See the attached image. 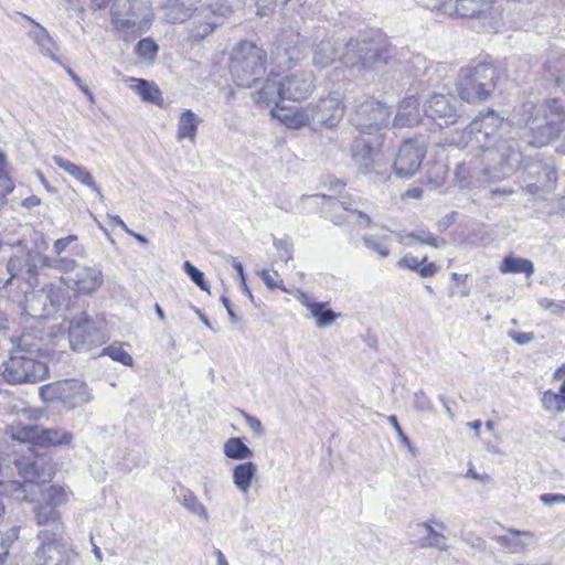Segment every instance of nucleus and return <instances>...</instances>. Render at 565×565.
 Listing matches in <instances>:
<instances>
[{
	"mask_svg": "<svg viewBox=\"0 0 565 565\" xmlns=\"http://www.w3.org/2000/svg\"><path fill=\"white\" fill-rule=\"evenodd\" d=\"M426 262V256L419 259L413 255H406L403 258H401L397 264L401 268H407L417 271L420 265L425 264Z\"/></svg>",
	"mask_w": 565,
	"mask_h": 565,
	"instance_id": "60",
	"label": "nucleus"
},
{
	"mask_svg": "<svg viewBox=\"0 0 565 565\" xmlns=\"http://www.w3.org/2000/svg\"><path fill=\"white\" fill-rule=\"evenodd\" d=\"M40 545L34 552V565H70L76 559L75 552L57 535V532L41 530Z\"/></svg>",
	"mask_w": 565,
	"mask_h": 565,
	"instance_id": "10",
	"label": "nucleus"
},
{
	"mask_svg": "<svg viewBox=\"0 0 565 565\" xmlns=\"http://www.w3.org/2000/svg\"><path fill=\"white\" fill-rule=\"evenodd\" d=\"M274 71L271 76L268 77L263 87L253 94V99L257 105L270 107L273 105L278 106L281 98L280 94V79L277 81Z\"/></svg>",
	"mask_w": 565,
	"mask_h": 565,
	"instance_id": "32",
	"label": "nucleus"
},
{
	"mask_svg": "<svg viewBox=\"0 0 565 565\" xmlns=\"http://www.w3.org/2000/svg\"><path fill=\"white\" fill-rule=\"evenodd\" d=\"M508 337L519 345H525L534 341L535 335L533 332H520L515 330H509Z\"/></svg>",
	"mask_w": 565,
	"mask_h": 565,
	"instance_id": "62",
	"label": "nucleus"
},
{
	"mask_svg": "<svg viewBox=\"0 0 565 565\" xmlns=\"http://www.w3.org/2000/svg\"><path fill=\"white\" fill-rule=\"evenodd\" d=\"M102 354L108 355L114 361H118L124 365H130L132 363L131 355L124 350L121 344L114 343L107 348H104Z\"/></svg>",
	"mask_w": 565,
	"mask_h": 565,
	"instance_id": "50",
	"label": "nucleus"
},
{
	"mask_svg": "<svg viewBox=\"0 0 565 565\" xmlns=\"http://www.w3.org/2000/svg\"><path fill=\"white\" fill-rule=\"evenodd\" d=\"M547 71L555 77L557 84L565 81V54L551 55L547 61Z\"/></svg>",
	"mask_w": 565,
	"mask_h": 565,
	"instance_id": "49",
	"label": "nucleus"
},
{
	"mask_svg": "<svg viewBox=\"0 0 565 565\" xmlns=\"http://www.w3.org/2000/svg\"><path fill=\"white\" fill-rule=\"evenodd\" d=\"M341 43L333 36H323L321 41L313 46L312 64L317 68H327L338 61V54Z\"/></svg>",
	"mask_w": 565,
	"mask_h": 565,
	"instance_id": "26",
	"label": "nucleus"
},
{
	"mask_svg": "<svg viewBox=\"0 0 565 565\" xmlns=\"http://www.w3.org/2000/svg\"><path fill=\"white\" fill-rule=\"evenodd\" d=\"M455 14L469 20L478 32H498L503 24V8L498 0H456Z\"/></svg>",
	"mask_w": 565,
	"mask_h": 565,
	"instance_id": "5",
	"label": "nucleus"
},
{
	"mask_svg": "<svg viewBox=\"0 0 565 565\" xmlns=\"http://www.w3.org/2000/svg\"><path fill=\"white\" fill-rule=\"evenodd\" d=\"M494 68L487 64L461 68L457 81L460 98L467 103L487 99L494 89Z\"/></svg>",
	"mask_w": 565,
	"mask_h": 565,
	"instance_id": "7",
	"label": "nucleus"
},
{
	"mask_svg": "<svg viewBox=\"0 0 565 565\" xmlns=\"http://www.w3.org/2000/svg\"><path fill=\"white\" fill-rule=\"evenodd\" d=\"M63 282L81 295H92L100 288L104 275L98 265L79 266L74 271L61 273Z\"/></svg>",
	"mask_w": 565,
	"mask_h": 565,
	"instance_id": "16",
	"label": "nucleus"
},
{
	"mask_svg": "<svg viewBox=\"0 0 565 565\" xmlns=\"http://www.w3.org/2000/svg\"><path fill=\"white\" fill-rule=\"evenodd\" d=\"M414 407L422 413L433 412V404L424 391H418L414 394Z\"/></svg>",
	"mask_w": 565,
	"mask_h": 565,
	"instance_id": "59",
	"label": "nucleus"
},
{
	"mask_svg": "<svg viewBox=\"0 0 565 565\" xmlns=\"http://www.w3.org/2000/svg\"><path fill=\"white\" fill-rule=\"evenodd\" d=\"M207 13L209 15H218L226 18L232 12V6L228 0L209 4L207 7H201L200 14Z\"/></svg>",
	"mask_w": 565,
	"mask_h": 565,
	"instance_id": "52",
	"label": "nucleus"
},
{
	"mask_svg": "<svg viewBox=\"0 0 565 565\" xmlns=\"http://www.w3.org/2000/svg\"><path fill=\"white\" fill-rule=\"evenodd\" d=\"M534 537L531 531L509 527L507 534L494 536V541L507 548L511 554H525L531 545L530 540Z\"/></svg>",
	"mask_w": 565,
	"mask_h": 565,
	"instance_id": "25",
	"label": "nucleus"
},
{
	"mask_svg": "<svg viewBox=\"0 0 565 565\" xmlns=\"http://www.w3.org/2000/svg\"><path fill=\"white\" fill-rule=\"evenodd\" d=\"M387 420L388 423L393 426L394 430L396 431L398 438H399V441L402 443L403 446L407 447L408 449L412 448V444H411V440L409 438L404 434L401 425L398 424V420L396 418L395 415H390L387 417Z\"/></svg>",
	"mask_w": 565,
	"mask_h": 565,
	"instance_id": "63",
	"label": "nucleus"
},
{
	"mask_svg": "<svg viewBox=\"0 0 565 565\" xmlns=\"http://www.w3.org/2000/svg\"><path fill=\"white\" fill-rule=\"evenodd\" d=\"M76 241V235H68L66 237L56 239L53 244L54 256L45 257L47 268L54 269L58 273H71L77 269V260L65 255L66 248Z\"/></svg>",
	"mask_w": 565,
	"mask_h": 565,
	"instance_id": "22",
	"label": "nucleus"
},
{
	"mask_svg": "<svg viewBox=\"0 0 565 565\" xmlns=\"http://www.w3.org/2000/svg\"><path fill=\"white\" fill-rule=\"evenodd\" d=\"M539 499L545 507L565 504V494L563 493H543Z\"/></svg>",
	"mask_w": 565,
	"mask_h": 565,
	"instance_id": "64",
	"label": "nucleus"
},
{
	"mask_svg": "<svg viewBox=\"0 0 565 565\" xmlns=\"http://www.w3.org/2000/svg\"><path fill=\"white\" fill-rule=\"evenodd\" d=\"M65 305L62 288L46 285L34 291L24 290V312L33 319H50Z\"/></svg>",
	"mask_w": 565,
	"mask_h": 565,
	"instance_id": "9",
	"label": "nucleus"
},
{
	"mask_svg": "<svg viewBox=\"0 0 565 565\" xmlns=\"http://www.w3.org/2000/svg\"><path fill=\"white\" fill-rule=\"evenodd\" d=\"M109 339L106 321L100 317H90L87 312L74 316L68 326L71 349L87 352L104 344Z\"/></svg>",
	"mask_w": 565,
	"mask_h": 565,
	"instance_id": "6",
	"label": "nucleus"
},
{
	"mask_svg": "<svg viewBox=\"0 0 565 565\" xmlns=\"http://www.w3.org/2000/svg\"><path fill=\"white\" fill-rule=\"evenodd\" d=\"M201 0H168L163 6V19L169 23H183L199 12Z\"/></svg>",
	"mask_w": 565,
	"mask_h": 565,
	"instance_id": "24",
	"label": "nucleus"
},
{
	"mask_svg": "<svg viewBox=\"0 0 565 565\" xmlns=\"http://www.w3.org/2000/svg\"><path fill=\"white\" fill-rule=\"evenodd\" d=\"M198 17H202L203 20L194 21L193 25L189 29V35L195 41H201L215 31L217 22L206 12L200 14L199 11Z\"/></svg>",
	"mask_w": 565,
	"mask_h": 565,
	"instance_id": "44",
	"label": "nucleus"
},
{
	"mask_svg": "<svg viewBox=\"0 0 565 565\" xmlns=\"http://www.w3.org/2000/svg\"><path fill=\"white\" fill-rule=\"evenodd\" d=\"M391 108L373 98L356 99L350 113V121L362 132L373 130L388 122Z\"/></svg>",
	"mask_w": 565,
	"mask_h": 565,
	"instance_id": "11",
	"label": "nucleus"
},
{
	"mask_svg": "<svg viewBox=\"0 0 565 565\" xmlns=\"http://www.w3.org/2000/svg\"><path fill=\"white\" fill-rule=\"evenodd\" d=\"M42 500L44 504L53 505L56 510L57 507L66 502L67 494L62 487L51 486L43 491Z\"/></svg>",
	"mask_w": 565,
	"mask_h": 565,
	"instance_id": "48",
	"label": "nucleus"
},
{
	"mask_svg": "<svg viewBox=\"0 0 565 565\" xmlns=\"http://www.w3.org/2000/svg\"><path fill=\"white\" fill-rule=\"evenodd\" d=\"M362 241L364 246L377 254L382 258H386L391 254L390 249V242H391V235L390 234H365L362 236Z\"/></svg>",
	"mask_w": 565,
	"mask_h": 565,
	"instance_id": "42",
	"label": "nucleus"
},
{
	"mask_svg": "<svg viewBox=\"0 0 565 565\" xmlns=\"http://www.w3.org/2000/svg\"><path fill=\"white\" fill-rule=\"evenodd\" d=\"M34 42L38 44L40 52L51 58L54 63L60 64L61 60L55 55V52L57 50L56 43L54 40L50 36L47 31L39 26L35 31L32 33Z\"/></svg>",
	"mask_w": 565,
	"mask_h": 565,
	"instance_id": "41",
	"label": "nucleus"
},
{
	"mask_svg": "<svg viewBox=\"0 0 565 565\" xmlns=\"http://www.w3.org/2000/svg\"><path fill=\"white\" fill-rule=\"evenodd\" d=\"M288 1L289 0H257L256 1L257 14L259 17H266L270 12H273L276 7L284 6Z\"/></svg>",
	"mask_w": 565,
	"mask_h": 565,
	"instance_id": "57",
	"label": "nucleus"
},
{
	"mask_svg": "<svg viewBox=\"0 0 565 565\" xmlns=\"http://www.w3.org/2000/svg\"><path fill=\"white\" fill-rule=\"evenodd\" d=\"M515 113L529 130L527 142L543 147L558 138L564 129L565 109L558 99H547L537 104L525 103Z\"/></svg>",
	"mask_w": 565,
	"mask_h": 565,
	"instance_id": "2",
	"label": "nucleus"
},
{
	"mask_svg": "<svg viewBox=\"0 0 565 565\" xmlns=\"http://www.w3.org/2000/svg\"><path fill=\"white\" fill-rule=\"evenodd\" d=\"M499 269L502 274L524 273L526 276H531L534 273V265L526 258L509 255L503 258Z\"/></svg>",
	"mask_w": 565,
	"mask_h": 565,
	"instance_id": "40",
	"label": "nucleus"
},
{
	"mask_svg": "<svg viewBox=\"0 0 565 565\" xmlns=\"http://www.w3.org/2000/svg\"><path fill=\"white\" fill-rule=\"evenodd\" d=\"M14 189V184L4 169L0 168V206L7 202V195Z\"/></svg>",
	"mask_w": 565,
	"mask_h": 565,
	"instance_id": "56",
	"label": "nucleus"
},
{
	"mask_svg": "<svg viewBox=\"0 0 565 565\" xmlns=\"http://www.w3.org/2000/svg\"><path fill=\"white\" fill-rule=\"evenodd\" d=\"M10 436L14 440L40 446H63L70 445L73 440L70 431L38 425L11 427Z\"/></svg>",
	"mask_w": 565,
	"mask_h": 565,
	"instance_id": "14",
	"label": "nucleus"
},
{
	"mask_svg": "<svg viewBox=\"0 0 565 565\" xmlns=\"http://www.w3.org/2000/svg\"><path fill=\"white\" fill-rule=\"evenodd\" d=\"M338 203L342 205V207L345 212H348V216L345 220L333 218L332 222L335 225H342L349 221H354L361 227H366L371 224V217L367 214H365L361 211L351 209L350 204L347 202H338Z\"/></svg>",
	"mask_w": 565,
	"mask_h": 565,
	"instance_id": "46",
	"label": "nucleus"
},
{
	"mask_svg": "<svg viewBox=\"0 0 565 565\" xmlns=\"http://www.w3.org/2000/svg\"><path fill=\"white\" fill-rule=\"evenodd\" d=\"M315 124L326 128L335 127L344 115V104L339 94L322 96L317 103L310 104Z\"/></svg>",
	"mask_w": 565,
	"mask_h": 565,
	"instance_id": "19",
	"label": "nucleus"
},
{
	"mask_svg": "<svg viewBox=\"0 0 565 565\" xmlns=\"http://www.w3.org/2000/svg\"><path fill=\"white\" fill-rule=\"evenodd\" d=\"M294 296L311 313L316 320V327L319 329L331 327L340 316L328 308L327 302L316 301L303 291L297 290Z\"/></svg>",
	"mask_w": 565,
	"mask_h": 565,
	"instance_id": "21",
	"label": "nucleus"
},
{
	"mask_svg": "<svg viewBox=\"0 0 565 565\" xmlns=\"http://www.w3.org/2000/svg\"><path fill=\"white\" fill-rule=\"evenodd\" d=\"M115 28L125 34V40H135V35L141 31V25L129 18H120L114 14Z\"/></svg>",
	"mask_w": 565,
	"mask_h": 565,
	"instance_id": "47",
	"label": "nucleus"
},
{
	"mask_svg": "<svg viewBox=\"0 0 565 565\" xmlns=\"http://www.w3.org/2000/svg\"><path fill=\"white\" fill-rule=\"evenodd\" d=\"M270 114L273 117L279 119L289 128L299 129L301 127L308 126L311 122L315 124V116L310 104L296 110L292 114H278L276 109H271Z\"/></svg>",
	"mask_w": 565,
	"mask_h": 565,
	"instance_id": "34",
	"label": "nucleus"
},
{
	"mask_svg": "<svg viewBox=\"0 0 565 565\" xmlns=\"http://www.w3.org/2000/svg\"><path fill=\"white\" fill-rule=\"evenodd\" d=\"M52 161L76 181L96 192L99 198L103 196L99 188L94 181L93 175L86 170V168L78 166L61 156H53Z\"/></svg>",
	"mask_w": 565,
	"mask_h": 565,
	"instance_id": "29",
	"label": "nucleus"
},
{
	"mask_svg": "<svg viewBox=\"0 0 565 565\" xmlns=\"http://www.w3.org/2000/svg\"><path fill=\"white\" fill-rule=\"evenodd\" d=\"M303 56V52L298 45L290 47L278 45L273 52V64L278 71H286L295 66Z\"/></svg>",
	"mask_w": 565,
	"mask_h": 565,
	"instance_id": "33",
	"label": "nucleus"
},
{
	"mask_svg": "<svg viewBox=\"0 0 565 565\" xmlns=\"http://www.w3.org/2000/svg\"><path fill=\"white\" fill-rule=\"evenodd\" d=\"M183 269L188 274V276L202 290H207V282L204 279V275L201 270H199L194 265H192L189 260L183 263Z\"/></svg>",
	"mask_w": 565,
	"mask_h": 565,
	"instance_id": "53",
	"label": "nucleus"
},
{
	"mask_svg": "<svg viewBox=\"0 0 565 565\" xmlns=\"http://www.w3.org/2000/svg\"><path fill=\"white\" fill-rule=\"evenodd\" d=\"M223 452L233 460H247L254 456L252 449L239 437L228 438L224 443Z\"/></svg>",
	"mask_w": 565,
	"mask_h": 565,
	"instance_id": "43",
	"label": "nucleus"
},
{
	"mask_svg": "<svg viewBox=\"0 0 565 565\" xmlns=\"http://www.w3.org/2000/svg\"><path fill=\"white\" fill-rule=\"evenodd\" d=\"M159 51L158 44L150 38H143V66H151Z\"/></svg>",
	"mask_w": 565,
	"mask_h": 565,
	"instance_id": "54",
	"label": "nucleus"
},
{
	"mask_svg": "<svg viewBox=\"0 0 565 565\" xmlns=\"http://www.w3.org/2000/svg\"><path fill=\"white\" fill-rule=\"evenodd\" d=\"M315 88V75L310 71H297L280 79V94L285 100L307 99Z\"/></svg>",
	"mask_w": 565,
	"mask_h": 565,
	"instance_id": "17",
	"label": "nucleus"
},
{
	"mask_svg": "<svg viewBox=\"0 0 565 565\" xmlns=\"http://www.w3.org/2000/svg\"><path fill=\"white\" fill-rule=\"evenodd\" d=\"M45 268H47L45 257L18 250L7 263V271L10 276L7 285L17 281L19 285L24 284L28 288L33 289L39 282L40 270Z\"/></svg>",
	"mask_w": 565,
	"mask_h": 565,
	"instance_id": "13",
	"label": "nucleus"
},
{
	"mask_svg": "<svg viewBox=\"0 0 565 565\" xmlns=\"http://www.w3.org/2000/svg\"><path fill=\"white\" fill-rule=\"evenodd\" d=\"M274 246L280 259L285 263L292 259V244L288 239H274Z\"/></svg>",
	"mask_w": 565,
	"mask_h": 565,
	"instance_id": "58",
	"label": "nucleus"
},
{
	"mask_svg": "<svg viewBox=\"0 0 565 565\" xmlns=\"http://www.w3.org/2000/svg\"><path fill=\"white\" fill-rule=\"evenodd\" d=\"M143 102H149L156 106L163 105V96L159 87L146 79H143Z\"/></svg>",
	"mask_w": 565,
	"mask_h": 565,
	"instance_id": "51",
	"label": "nucleus"
},
{
	"mask_svg": "<svg viewBox=\"0 0 565 565\" xmlns=\"http://www.w3.org/2000/svg\"><path fill=\"white\" fill-rule=\"evenodd\" d=\"M13 463L18 472L28 482H44L46 478L51 477V472L44 471L43 459H34L31 456H23L21 459L14 457Z\"/></svg>",
	"mask_w": 565,
	"mask_h": 565,
	"instance_id": "28",
	"label": "nucleus"
},
{
	"mask_svg": "<svg viewBox=\"0 0 565 565\" xmlns=\"http://www.w3.org/2000/svg\"><path fill=\"white\" fill-rule=\"evenodd\" d=\"M420 120L419 98L416 94L405 96L398 104L393 120L394 127H411Z\"/></svg>",
	"mask_w": 565,
	"mask_h": 565,
	"instance_id": "27",
	"label": "nucleus"
},
{
	"mask_svg": "<svg viewBox=\"0 0 565 565\" xmlns=\"http://www.w3.org/2000/svg\"><path fill=\"white\" fill-rule=\"evenodd\" d=\"M537 303L541 308L550 310L553 315L561 316L565 313V300H554L543 297L537 300Z\"/></svg>",
	"mask_w": 565,
	"mask_h": 565,
	"instance_id": "55",
	"label": "nucleus"
},
{
	"mask_svg": "<svg viewBox=\"0 0 565 565\" xmlns=\"http://www.w3.org/2000/svg\"><path fill=\"white\" fill-rule=\"evenodd\" d=\"M456 178L460 188L469 189L473 185L475 181L501 180L505 177H495L492 169L484 162V156L479 153L470 158L468 161H462L456 168Z\"/></svg>",
	"mask_w": 565,
	"mask_h": 565,
	"instance_id": "18",
	"label": "nucleus"
},
{
	"mask_svg": "<svg viewBox=\"0 0 565 565\" xmlns=\"http://www.w3.org/2000/svg\"><path fill=\"white\" fill-rule=\"evenodd\" d=\"M542 406L546 412L552 414H559L565 412V395L559 391L553 392L551 390L543 393Z\"/></svg>",
	"mask_w": 565,
	"mask_h": 565,
	"instance_id": "45",
	"label": "nucleus"
},
{
	"mask_svg": "<svg viewBox=\"0 0 565 565\" xmlns=\"http://www.w3.org/2000/svg\"><path fill=\"white\" fill-rule=\"evenodd\" d=\"M267 54L250 41L236 43L230 53L228 70L234 83L250 88L266 73Z\"/></svg>",
	"mask_w": 565,
	"mask_h": 565,
	"instance_id": "4",
	"label": "nucleus"
},
{
	"mask_svg": "<svg viewBox=\"0 0 565 565\" xmlns=\"http://www.w3.org/2000/svg\"><path fill=\"white\" fill-rule=\"evenodd\" d=\"M35 519L39 525L50 526V532H57L62 535V524L58 522L60 514L53 505L41 503L34 508Z\"/></svg>",
	"mask_w": 565,
	"mask_h": 565,
	"instance_id": "36",
	"label": "nucleus"
},
{
	"mask_svg": "<svg viewBox=\"0 0 565 565\" xmlns=\"http://www.w3.org/2000/svg\"><path fill=\"white\" fill-rule=\"evenodd\" d=\"M202 118L193 113L191 109H183L178 118L177 135L178 141L189 140L195 141L199 126L202 124Z\"/></svg>",
	"mask_w": 565,
	"mask_h": 565,
	"instance_id": "31",
	"label": "nucleus"
},
{
	"mask_svg": "<svg viewBox=\"0 0 565 565\" xmlns=\"http://www.w3.org/2000/svg\"><path fill=\"white\" fill-rule=\"evenodd\" d=\"M257 472V466L252 461L238 463L233 469V483L239 492L246 493Z\"/></svg>",
	"mask_w": 565,
	"mask_h": 565,
	"instance_id": "37",
	"label": "nucleus"
},
{
	"mask_svg": "<svg viewBox=\"0 0 565 565\" xmlns=\"http://www.w3.org/2000/svg\"><path fill=\"white\" fill-rule=\"evenodd\" d=\"M40 395L46 402H60L67 408H75L90 399L87 386L75 379L43 385Z\"/></svg>",
	"mask_w": 565,
	"mask_h": 565,
	"instance_id": "12",
	"label": "nucleus"
},
{
	"mask_svg": "<svg viewBox=\"0 0 565 565\" xmlns=\"http://www.w3.org/2000/svg\"><path fill=\"white\" fill-rule=\"evenodd\" d=\"M2 366V376L10 384L35 383L49 374L42 351L36 343H31L26 335L19 339Z\"/></svg>",
	"mask_w": 565,
	"mask_h": 565,
	"instance_id": "3",
	"label": "nucleus"
},
{
	"mask_svg": "<svg viewBox=\"0 0 565 565\" xmlns=\"http://www.w3.org/2000/svg\"><path fill=\"white\" fill-rule=\"evenodd\" d=\"M340 47L342 52L338 54V61L351 68L372 67L377 63H387L390 58L388 47L373 40L351 39Z\"/></svg>",
	"mask_w": 565,
	"mask_h": 565,
	"instance_id": "8",
	"label": "nucleus"
},
{
	"mask_svg": "<svg viewBox=\"0 0 565 565\" xmlns=\"http://www.w3.org/2000/svg\"><path fill=\"white\" fill-rule=\"evenodd\" d=\"M257 274L260 276L262 280L269 289L273 290L278 288L281 289L282 291L288 292V290L284 286L282 280H275L273 275L267 269H262L257 271Z\"/></svg>",
	"mask_w": 565,
	"mask_h": 565,
	"instance_id": "61",
	"label": "nucleus"
},
{
	"mask_svg": "<svg viewBox=\"0 0 565 565\" xmlns=\"http://www.w3.org/2000/svg\"><path fill=\"white\" fill-rule=\"evenodd\" d=\"M451 102V97L443 94H434L425 102L424 113L438 126L455 124L458 114Z\"/></svg>",
	"mask_w": 565,
	"mask_h": 565,
	"instance_id": "20",
	"label": "nucleus"
},
{
	"mask_svg": "<svg viewBox=\"0 0 565 565\" xmlns=\"http://www.w3.org/2000/svg\"><path fill=\"white\" fill-rule=\"evenodd\" d=\"M395 236L401 244L407 246L412 245L413 242H416L420 245H428L434 248H440L446 244L444 239H438L426 228H418L407 234L398 232L395 233Z\"/></svg>",
	"mask_w": 565,
	"mask_h": 565,
	"instance_id": "35",
	"label": "nucleus"
},
{
	"mask_svg": "<svg viewBox=\"0 0 565 565\" xmlns=\"http://www.w3.org/2000/svg\"><path fill=\"white\" fill-rule=\"evenodd\" d=\"M507 126L503 117L488 109L473 118L467 128L449 131L445 142L458 148L471 145L484 156V162L495 177H510L521 167L523 154L518 141L501 136Z\"/></svg>",
	"mask_w": 565,
	"mask_h": 565,
	"instance_id": "1",
	"label": "nucleus"
},
{
	"mask_svg": "<svg viewBox=\"0 0 565 565\" xmlns=\"http://www.w3.org/2000/svg\"><path fill=\"white\" fill-rule=\"evenodd\" d=\"M172 494L178 503L196 516L201 522L207 523L210 521L207 508L191 489L181 483H175L172 487Z\"/></svg>",
	"mask_w": 565,
	"mask_h": 565,
	"instance_id": "23",
	"label": "nucleus"
},
{
	"mask_svg": "<svg viewBox=\"0 0 565 565\" xmlns=\"http://www.w3.org/2000/svg\"><path fill=\"white\" fill-rule=\"evenodd\" d=\"M19 245L23 246V252L33 254V256L47 257L45 252L49 248V243L45 235L36 230H31L29 239L21 241Z\"/></svg>",
	"mask_w": 565,
	"mask_h": 565,
	"instance_id": "39",
	"label": "nucleus"
},
{
	"mask_svg": "<svg viewBox=\"0 0 565 565\" xmlns=\"http://www.w3.org/2000/svg\"><path fill=\"white\" fill-rule=\"evenodd\" d=\"M352 160L359 172L367 174L375 164L377 151L363 139H355L352 145Z\"/></svg>",
	"mask_w": 565,
	"mask_h": 565,
	"instance_id": "30",
	"label": "nucleus"
},
{
	"mask_svg": "<svg viewBox=\"0 0 565 565\" xmlns=\"http://www.w3.org/2000/svg\"><path fill=\"white\" fill-rule=\"evenodd\" d=\"M426 145L423 140L409 139L399 147L393 163V170L398 178H411L420 168L426 156Z\"/></svg>",
	"mask_w": 565,
	"mask_h": 565,
	"instance_id": "15",
	"label": "nucleus"
},
{
	"mask_svg": "<svg viewBox=\"0 0 565 565\" xmlns=\"http://www.w3.org/2000/svg\"><path fill=\"white\" fill-rule=\"evenodd\" d=\"M419 525L423 526L427 532V536L424 537L419 543L420 547L436 548L441 552H446L448 550L449 546L447 544V537L441 531H438L435 529V526H431V524H429L427 521L422 522Z\"/></svg>",
	"mask_w": 565,
	"mask_h": 565,
	"instance_id": "38",
	"label": "nucleus"
}]
</instances>
